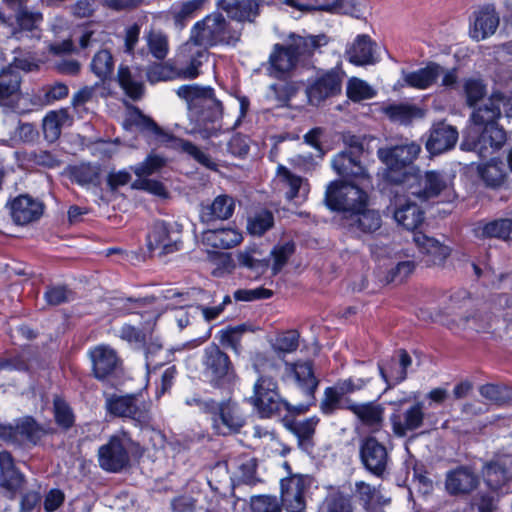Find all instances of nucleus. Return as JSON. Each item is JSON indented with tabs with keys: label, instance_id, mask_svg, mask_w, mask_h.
<instances>
[{
	"label": "nucleus",
	"instance_id": "63",
	"mask_svg": "<svg viewBox=\"0 0 512 512\" xmlns=\"http://www.w3.org/2000/svg\"><path fill=\"white\" fill-rule=\"evenodd\" d=\"M357 160L358 159L353 154V152L343 151L338 153L332 159V168L339 176L346 178L349 174V170L353 167Z\"/></svg>",
	"mask_w": 512,
	"mask_h": 512
},
{
	"label": "nucleus",
	"instance_id": "12",
	"mask_svg": "<svg viewBox=\"0 0 512 512\" xmlns=\"http://www.w3.org/2000/svg\"><path fill=\"white\" fill-rule=\"evenodd\" d=\"M312 479L296 474L281 480V503L287 512H304Z\"/></svg>",
	"mask_w": 512,
	"mask_h": 512
},
{
	"label": "nucleus",
	"instance_id": "32",
	"mask_svg": "<svg viewBox=\"0 0 512 512\" xmlns=\"http://www.w3.org/2000/svg\"><path fill=\"white\" fill-rule=\"evenodd\" d=\"M354 495L367 512H382L390 502L378 489L364 481L355 483Z\"/></svg>",
	"mask_w": 512,
	"mask_h": 512
},
{
	"label": "nucleus",
	"instance_id": "39",
	"mask_svg": "<svg viewBox=\"0 0 512 512\" xmlns=\"http://www.w3.org/2000/svg\"><path fill=\"white\" fill-rule=\"evenodd\" d=\"M324 36H300L291 34L287 47L294 55H297L298 62H302L313 55L314 51L322 45Z\"/></svg>",
	"mask_w": 512,
	"mask_h": 512
},
{
	"label": "nucleus",
	"instance_id": "51",
	"mask_svg": "<svg viewBox=\"0 0 512 512\" xmlns=\"http://www.w3.org/2000/svg\"><path fill=\"white\" fill-rule=\"evenodd\" d=\"M273 223V214L267 210H263L249 218L247 230L252 235L261 236L273 226Z\"/></svg>",
	"mask_w": 512,
	"mask_h": 512
},
{
	"label": "nucleus",
	"instance_id": "19",
	"mask_svg": "<svg viewBox=\"0 0 512 512\" xmlns=\"http://www.w3.org/2000/svg\"><path fill=\"white\" fill-rule=\"evenodd\" d=\"M341 225L349 232L360 236L377 231L382 225V219L377 210L365 205V208H361L349 217L342 218Z\"/></svg>",
	"mask_w": 512,
	"mask_h": 512
},
{
	"label": "nucleus",
	"instance_id": "45",
	"mask_svg": "<svg viewBox=\"0 0 512 512\" xmlns=\"http://www.w3.org/2000/svg\"><path fill=\"white\" fill-rule=\"evenodd\" d=\"M205 0H188L175 2L170 8L175 25L183 28L187 21L192 19L196 12L201 9Z\"/></svg>",
	"mask_w": 512,
	"mask_h": 512
},
{
	"label": "nucleus",
	"instance_id": "47",
	"mask_svg": "<svg viewBox=\"0 0 512 512\" xmlns=\"http://www.w3.org/2000/svg\"><path fill=\"white\" fill-rule=\"evenodd\" d=\"M172 141L175 147L181 149L184 153L191 156L194 160H196L204 167L209 168L211 170L216 169L217 165L213 161V159L206 152L202 151L191 142L178 138H172Z\"/></svg>",
	"mask_w": 512,
	"mask_h": 512
},
{
	"label": "nucleus",
	"instance_id": "27",
	"mask_svg": "<svg viewBox=\"0 0 512 512\" xmlns=\"http://www.w3.org/2000/svg\"><path fill=\"white\" fill-rule=\"evenodd\" d=\"M375 48L376 44L368 35H358L345 53L350 63L364 66L378 61Z\"/></svg>",
	"mask_w": 512,
	"mask_h": 512
},
{
	"label": "nucleus",
	"instance_id": "56",
	"mask_svg": "<svg viewBox=\"0 0 512 512\" xmlns=\"http://www.w3.org/2000/svg\"><path fill=\"white\" fill-rule=\"evenodd\" d=\"M125 129H132L136 127L140 130H147L158 134L160 132L159 127L149 117L143 115L139 110H134L129 113V116L123 123Z\"/></svg>",
	"mask_w": 512,
	"mask_h": 512
},
{
	"label": "nucleus",
	"instance_id": "60",
	"mask_svg": "<svg viewBox=\"0 0 512 512\" xmlns=\"http://www.w3.org/2000/svg\"><path fill=\"white\" fill-rule=\"evenodd\" d=\"M318 512H352V505L345 496L335 494L324 500Z\"/></svg>",
	"mask_w": 512,
	"mask_h": 512
},
{
	"label": "nucleus",
	"instance_id": "25",
	"mask_svg": "<svg viewBox=\"0 0 512 512\" xmlns=\"http://www.w3.org/2000/svg\"><path fill=\"white\" fill-rule=\"evenodd\" d=\"M458 140L455 127L444 122L433 125L426 148L431 154H440L453 148Z\"/></svg>",
	"mask_w": 512,
	"mask_h": 512
},
{
	"label": "nucleus",
	"instance_id": "1",
	"mask_svg": "<svg viewBox=\"0 0 512 512\" xmlns=\"http://www.w3.org/2000/svg\"><path fill=\"white\" fill-rule=\"evenodd\" d=\"M502 111L512 116V93L494 91L488 101L471 115V126L467 129L461 148L475 151L480 157H488L506 142V133L497 124Z\"/></svg>",
	"mask_w": 512,
	"mask_h": 512
},
{
	"label": "nucleus",
	"instance_id": "57",
	"mask_svg": "<svg viewBox=\"0 0 512 512\" xmlns=\"http://www.w3.org/2000/svg\"><path fill=\"white\" fill-rule=\"evenodd\" d=\"M294 250L295 246L291 241L279 244L273 248L271 257L273 259L272 271L274 275L282 270L290 256L294 253Z\"/></svg>",
	"mask_w": 512,
	"mask_h": 512
},
{
	"label": "nucleus",
	"instance_id": "55",
	"mask_svg": "<svg viewBox=\"0 0 512 512\" xmlns=\"http://www.w3.org/2000/svg\"><path fill=\"white\" fill-rule=\"evenodd\" d=\"M328 3L335 5V8L326 10L327 12L349 14L356 18L363 15L366 7V0H334Z\"/></svg>",
	"mask_w": 512,
	"mask_h": 512
},
{
	"label": "nucleus",
	"instance_id": "16",
	"mask_svg": "<svg viewBox=\"0 0 512 512\" xmlns=\"http://www.w3.org/2000/svg\"><path fill=\"white\" fill-rule=\"evenodd\" d=\"M421 152L416 142H407L393 147L380 148L378 157L390 170H400L413 163Z\"/></svg>",
	"mask_w": 512,
	"mask_h": 512
},
{
	"label": "nucleus",
	"instance_id": "59",
	"mask_svg": "<svg viewBox=\"0 0 512 512\" xmlns=\"http://www.w3.org/2000/svg\"><path fill=\"white\" fill-rule=\"evenodd\" d=\"M163 166V158L157 155H149L142 163L132 167V170L138 178H147L148 176L160 171Z\"/></svg>",
	"mask_w": 512,
	"mask_h": 512
},
{
	"label": "nucleus",
	"instance_id": "62",
	"mask_svg": "<svg viewBox=\"0 0 512 512\" xmlns=\"http://www.w3.org/2000/svg\"><path fill=\"white\" fill-rule=\"evenodd\" d=\"M299 346V334L296 331H286L280 334L273 344L276 352L292 353Z\"/></svg>",
	"mask_w": 512,
	"mask_h": 512
},
{
	"label": "nucleus",
	"instance_id": "37",
	"mask_svg": "<svg viewBox=\"0 0 512 512\" xmlns=\"http://www.w3.org/2000/svg\"><path fill=\"white\" fill-rule=\"evenodd\" d=\"M509 457H504L487 463L483 469V477L486 484L494 491L501 490L509 481L510 476L507 465Z\"/></svg>",
	"mask_w": 512,
	"mask_h": 512
},
{
	"label": "nucleus",
	"instance_id": "13",
	"mask_svg": "<svg viewBox=\"0 0 512 512\" xmlns=\"http://www.w3.org/2000/svg\"><path fill=\"white\" fill-rule=\"evenodd\" d=\"M394 193V219L405 229L414 231L423 222V211L411 200L412 196L406 192L404 186L398 184Z\"/></svg>",
	"mask_w": 512,
	"mask_h": 512
},
{
	"label": "nucleus",
	"instance_id": "58",
	"mask_svg": "<svg viewBox=\"0 0 512 512\" xmlns=\"http://www.w3.org/2000/svg\"><path fill=\"white\" fill-rule=\"evenodd\" d=\"M73 178L80 185L95 183L99 178V167L89 163H82L73 169Z\"/></svg>",
	"mask_w": 512,
	"mask_h": 512
},
{
	"label": "nucleus",
	"instance_id": "41",
	"mask_svg": "<svg viewBox=\"0 0 512 512\" xmlns=\"http://www.w3.org/2000/svg\"><path fill=\"white\" fill-rule=\"evenodd\" d=\"M383 112L391 121L404 125L423 118L425 114L422 108L410 103L390 104L383 108Z\"/></svg>",
	"mask_w": 512,
	"mask_h": 512
},
{
	"label": "nucleus",
	"instance_id": "48",
	"mask_svg": "<svg viewBox=\"0 0 512 512\" xmlns=\"http://www.w3.org/2000/svg\"><path fill=\"white\" fill-rule=\"evenodd\" d=\"M114 62L111 53L108 50L97 52L91 61V71L101 80L104 81L113 72Z\"/></svg>",
	"mask_w": 512,
	"mask_h": 512
},
{
	"label": "nucleus",
	"instance_id": "42",
	"mask_svg": "<svg viewBox=\"0 0 512 512\" xmlns=\"http://www.w3.org/2000/svg\"><path fill=\"white\" fill-rule=\"evenodd\" d=\"M474 234L478 238L510 240L512 239V220L499 219L488 223H479L474 228Z\"/></svg>",
	"mask_w": 512,
	"mask_h": 512
},
{
	"label": "nucleus",
	"instance_id": "24",
	"mask_svg": "<svg viewBox=\"0 0 512 512\" xmlns=\"http://www.w3.org/2000/svg\"><path fill=\"white\" fill-rule=\"evenodd\" d=\"M499 15L494 6L486 5L475 12V19L470 28V36L476 41L493 35L499 26Z\"/></svg>",
	"mask_w": 512,
	"mask_h": 512
},
{
	"label": "nucleus",
	"instance_id": "21",
	"mask_svg": "<svg viewBox=\"0 0 512 512\" xmlns=\"http://www.w3.org/2000/svg\"><path fill=\"white\" fill-rule=\"evenodd\" d=\"M413 241L422 254L423 262L427 266H441L450 256L451 249L447 245L420 231L414 232Z\"/></svg>",
	"mask_w": 512,
	"mask_h": 512
},
{
	"label": "nucleus",
	"instance_id": "11",
	"mask_svg": "<svg viewBox=\"0 0 512 512\" xmlns=\"http://www.w3.org/2000/svg\"><path fill=\"white\" fill-rule=\"evenodd\" d=\"M207 60V49L190 36L189 40L180 46L176 56L178 79H195L200 74V67Z\"/></svg>",
	"mask_w": 512,
	"mask_h": 512
},
{
	"label": "nucleus",
	"instance_id": "14",
	"mask_svg": "<svg viewBox=\"0 0 512 512\" xmlns=\"http://www.w3.org/2000/svg\"><path fill=\"white\" fill-rule=\"evenodd\" d=\"M202 364L204 374L215 384L230 381L234 376L228 355L216 345L205 348Z\"/></svg>",
	"mask_w": 512,
	"mask_h": 512
},
{
	"label": "nucleus",
	"instance_id": "10",
	"mask_svg": "<svg viewBox=\"0 0 512 512\" xmlns=\"http://www.w3.org/2000/svg\"><path fill=\"white\" fill-rule=\"evenodd\" d=\"M343 74L338 69L319 71L308 81L306 95L311 105H319L341 92Z\"/></svg>",
	"mask_w": 512,
	"mask_h": 512
},
{
	"label": "nucleus",
	"instance_id": "18",
	"mask_svg": "<svg viewBox=\"0 0 512 512\" xmlns=\"http://www.w3.org/2000/svg\"><path fill=\"white\" fill-rule=\"evenodd\" d=\"M180 233L163 221L154 223L148 235V248L150 251H158L160 255L173 253L179 250Z\"/></svg>",
	"mask_w": 512,
	"mask_h": 512
},
{
	"label": "nucleus",
	"instance_id": "46",
	"mask_svg": "<svg viewBox=\"0 0 512 512\" xmlns=\"http://www.w3.org/2000/svg\"><path fill=\"white\" fill-rule=\"evenodd\" d=\"M118 82L125 93L132 99H139L144 91L141 77L127 67L121 65L118 69Z\"/></svg>",
	"mask_w": 512,
	"mask_h": 512
},
{
	"label": "nucleus",
	"instance_id": "33",
	"mask_svg": "<svg viewBox=\"0 0 512 512\" xmlns=\"http://www.w3.org/2000/svg\"><path fill=\"white\" fill-rule=\"evenodd\" d=\"M424 419L423 407L417 403L406 410L403 415L393 414L391 423L393 431L398 436H405L409 431L419 428Z\"/></svg>",
	"mask_w": 512,
	"mask_h": 512
},
{
	"label": "nucleus",
	"instance_id": "20",
	"mask_svg": "<svg viewBox=\"0 0 512 512\" xmlns=\"http://www.w3.org/2000/svg\"><path fill=\"white\" fill-rule=\"evenodd\" d=\"M274 183L278 190L283 191L289 201L302 202L309 193L308 182L302 177L291 173L285 166L279 165Z\"/></svg>",
	"mask_w": 512,
	"mask_h": 512
},
{
	"label": "nucleus",
	"instance_id": "9",
	"mask_svg": "<svg viewBox=\"0 0 512 512\" xmlns=\"http://www.w3.org/2000/svg\"><path fill=\"white\" fill-rule=\"evenodd\" d=\"M449 184V177L437 171H428L424 175L419 172L405 174L403 181L400 183L401 186H404L406 192L419 202L437 197L448 188Z\"/></svg>",
	"mask_w": 512,
	"mask_h": 512
},
{
	"label": "nucleus",
	"instance_id": "34",
	"mask_svg": "<svg viewBox=\"0 0 512 512\" xmlns=\"http://www.w3.org/2000/svg\"><path fill=\"white\" fill-rule=\"evenodd\" d=\"M348 409L361 421V423L373 431L378 430L383 422L384 408L376 402L353 403Z\"/></svg>",
	"mask_w": 512,
	"mask_h": 512
},
{
	"label": "nucleus",
	"instance_id": "35",
	"mask_svg": "<svg viewBox=\"0 0 512 512\" xmlns=\"http://www.w3.org/2000/svg\"><path fill=\"white\" fill-rule=\"evenodd\" d=\"M443 73V67L436 63H429L426 67L412 72L403 73L406 85L424 90L429 88Z\"/></svg>",
	"mask_w": 512,
	"mask_h": 512
},
{
	"label": "nucleus",
	"instance_id": "54",
	"mask_svg": "<svg viewBox=\"0 0 512 512\" xmlns=\"http://www.w3.org/2000/svg\"><path fill=\"white\" fill-rule=\"evenodd\" d=\"M251 512H282L283 505L276 496L257 495L250 499Z\"/></svg>",
	"mask_w": 512,
	"mask_h": 512
},
{
	"label": "nucleus",
	"instance_id": "28",
	"mask_svg": "<svg viewBox=\"0 0 512 512\" xmlns=\"http://www.w3.org/2000/svg\"><path fill=\"white\" fill-rule=\"evenodd\" d=\"M478 485V477L466 467L449 471L445 479V488L450 495L468 494Z\"/></svg>",
	"mask_w": 512,
	"mask_h": 512
},
{
	"label": "nucleus",
	"instance_id": "23",
	"mask_svg": "<svg viewBox=\"0 0 512 512\" xmlns=\"http://www.w3.org/2000/svg\"><path fill=\"white\" fill-rule=\"evenodd\" d=\"M44 205L29 195H19L10 203V213L18 225H25L38 220L43 214Z\"/></svg>",
	"mask_w": 512,
	"mask_h": 512
},
{
	"label": "nucleus",
	"instance_id": "40",
	"mask_svg": "<svg viewBox=\"0 0 512 512\" xmlns=\"http://www.w3.org/2000/svg\"><path fill=\"white\" fill-rule=\"evenodd\" d=\"M221 7L231 19L238 22L252 21L258 15L256 0L223 1Z\"/></svg>",
	"mask_w": 512,
	"mask_h": 512
},
{
	"label": "nucleus",
	"instance_id": "2",
	"mask_svg": "<svg viewBox=\"0 0 512 512\" xmlns=\"http://www.w3.org/2000/svg\"><path fill=\"white\" fill-rule=\"evenodd\" d=\"M176 93L187 102L190 116L196 121V132L204 139L218 136L223 130V108L214 90L192 84L180 86Z\"/></svg>",
	"mask_w": 512,
	"mask_h": 512
},
{
	"label": "nucleus",
	"instance_id": "36",
	"mask_svg": "<svg viewBox=\"0 0 512 512\" xmlns=\"http://www.w3.org/2000/svg\"><path fill=\"white\" fill-rule=\"evenodd\" d=\"M242 241V234L233 228H220L203 232L202 242L211 248L228 249Z\"/></svg>",
	"mask_w": 512,
	"mask_h": 512
},
{
	"label": "nucleus",
	"instance_id": "4",
	"mask_svg": "<svg viewBox=\"0 0 512 512\" xmlns=\"http://www.w3.org/2000/svg\"><path fill=\"white\" fill-rule=\"evenodd\" d=\"M190 36L207 49L216 45L234 46L240 40L241 32L232 27L221 14L214 13L196 22Z\"/></svg>",
	"mask_w": 512,
	"mask_h": 512
},
{
	"label": "nucleus",
	"instance_id": "61",
	"mask_svg": "<svg viewBox=\"0 0 512 512\" xmlns=\"http://www.w3.org/2000/svg\"><path fill=\"white\" fill-rule=\"evenodd\" d=\"M343 397V394L340 393L339 389L334 385L332 387H327L324 391V397L320 403V409L323 414L331 415L337 409L340 408V401Z\"/></svg>",
	"mask_w": 512,
	"mask_h": 512
},
{
	"label": "nucleus",
	"instance_id": "44",
	"mask_svg": "<svg viewBox=\"0 0 512 512\" xmlns=\"http://www.w3.org/2000/svg\"><path fill=\"white\" fill-rule=\"evenodd\" d=\"M21 76L13 67H6L0 71V104H5L10 98L20 92Z\"/></svg>",
	"mask_w": 512,
	"mask_h": 512
},
{
	"label": "nucleus",
	"instance_id": "43",
	"mask_svg": "<svg viewBox=\"0 0 512 512\" xmlns=\"http://www.w3.org/2000/svg\"><path fill=\"white\" fill-rule=\"evenodd\" d=\"M442 323L454 332L464 330L481 332L486 331L490 327L487 317L478 315L476 312H470L459 319L451 318L442 320Z\"/></svg>",
	"mask_w": 512,
	"mask_h": 512
},
{
	"label": "nucleus",
	"instance_id": "52",
	"mask_svg": "<svg viewBox=\"0 0 512 512\" xmlns=\"http://www.w3.org/2000/svg\"><path fill=\"white\" fill-rule=\"evenodd\" d=\"M150 53L158 60L164 59L169 51L168 38L160 31H151L146 36Z\"/></svg>",
	"mask_w": 512,
	"mask_h": 512
},
{
	"label": "nucleus",
	"instance_id": "5",
	"mask_svg": "<svg viewBox=\"0 0 512 512\" xmlns=\"http://www.w3.org/2000/svg\"><path fill=\"white\" fill-rule=\"evenodd\" d=\"M188 405L193 403L209 415L212 427L220 435H228L238 432L245 423L244 415L238 404L231 401L216 402L212 399H192L186 401Z\"/></svg>",
	"mask_w": 512,
	"mask_h": 512
},
{
	"label": "nucleus",
	"instance_id": "22",
	"mask_svg": "<svg viewBox=\"0 0 512 512\" xmlns=\"http://www.w3.org/2000/svg\"><path fill=\"white\" fill-rule=\"evenodd\" d=\"M360 457L364 466L373 474L380 476L385 471L388 453L386 448L374 437H368L362 442Z\"/></svg>",
	"mask_w": 512,
	"mask_h": 512
},
{
	"label": "nucleus",
	"instance_id": "6",
	"mask_svg": "<svg viewBox=\"0 0 512 512\" xmlns=\"http://www.w3.org/2000/svg\"><path fill=\"white\" fill-rule=\"evenodd\" d=\"M325 204L332 211L342 213V218L370 205V198L364 188L344 181H332L326 188Z\"/></svg>",
	"mask_w": 512,
	"mask_h": 512
},
{
	"label": "nucleus",
	"instance_id": "64",
	"mask_svg": "<svg viewBox=\"0 0 512 512\" xmlns=\"http://www.w3.org/2000/svg\"><path fill=\"white\" fill-rule=\"evenodd\" d=\"M24 476L17 468L1 474L0 486L8 491L12 497L22 486Z\"/></svg>",
	"mask_w": 512,
	"mask_h": 512
},
{
	"label": "nucleus",
	"instance_id": "49",
	"mask_svg": "<svg viewBox=\"0 0 512 512\" xmlns=\"http://www.w3.org/2000/svg\"><path fill=\"white\" fill-rule=\"evenodd\" d=\"M478 172L480 177L488 186H498L504 179L503 164L495 159L479 165Z\"/></svg>",
	"mask_w": 512,
	"mask_h": 512
},
{
	"label": "nucleus",
	"instance_id": "26",
	"mask_svg": "<svg viewBox=\"0 0 512 512\" xmlns=\"http://www.w3.org/2000/svg\"><path fill=\"white\" fill-rule=\"evenodd\" d=\"M93 372L96 378L104 379L118 366L119 358L116 351L105 344L98 345L89 352Z\"/></svg>",
	"mask_w": 512,
	"mask_h": 512
},
{
	"label": "nucleus",
	"instance_id": "30",
	"mask_svg": "<svg viewBox=\"0 0 512 512\" xmlns=\"http://www.w3.org/2000/svg\"><path fill=\"white\" fill-rule=\"evenodd\" d=\"M43 17L39 12L20 10L16 15L17 26L11 29L12 36L17 40L40 38V25Z\"/></svg>",
	"mask_w": 512,
	"mask_h": 512
},
{
	"label": "nucleus",
	"instance_id": "7",
	"mask_svg": "<svg viewBox=\"0 0 512 512\" xmlns=\"http://www.w3.org/2000/svg\"><path fill=\"white\" fill-rule=\"evenodd\" d=\"M139 444L131 436L120 431L110 436L107 443L98 449V463L101 469L110 473H118L130 463V454L138 452Z\"/></svg>",
	"mask_w": 512,
	"mask_h": 512
},
{
	"label": "nucleus",
	"instance_id": "15",
	"mask_svg": "<svg viewBox=\"0 0 512 512\" xmlns=\"http://www.w3.org/2000/svg\"><path fill=\"white\" fill-rule=\"evenodd\" d=\"M281 378L284 383L295 384L307 395H312L319 384L311 361L285 363Z\"/></svg>",
	"mask_w": 512,
	"mask_h": 512
},
{
	"label": "nucleus",
	"instance_id": "50",
	"mask_svg": "<svg viewBox=\"0 0 512 512\" xmlns=\"http://www.w3.org/2000/svg\"><path fill=\"white\" fill-rule=\"evenodd\" d=\"M346 93L348 98L354 102L371 99L376 94L367 82L359 78H352L348 81Z\"/></svg>",
	"mask_w": 512,
	"mask_h": 512
},
{
	"label": "nucleus",
	"instance_id": "8",
	"mask_svg": "<svg viewBox=\"0 0 512 512\" xmlns=\"http://www.w3.org/2000/svg\"><path fill=\"white\" fill-rule=\"evenodd\" d=\"M150 406L149 402L136 394H113L108 396L105 401L108 413L116 417L128 418L140 426L150 422Z\"/></svg>",
	"mask_w": 512,
	"mask_h": 512
},
{
	"label": "nucleus",
	"instance_id": "53",
	"mask_svg": "<svg viewBox=\"0 0 512 512\" xmlns=\"http://www.w3.org/2000/svg\"><path fill=\"white\" fill-rule=\"evenodd\" d=\"M147 79L151 84H155L161 81H169L178 78L177 67L172 66L168 63L165 64H154L147 70Z\"/></svg>",
	"mask_w": 512,
	"mask_h": 512
},
{
	"label": "nucleus",
	"instance_id": "31",
	"mask_svg": "<svg viewBox=\"0 0 512 512\" xmlns=\"http://www.w3.org/2000/svg\"><path fill=\"white\" fill-rule=\"evenodd\" d=\"M235 210V200L232 196L221 194L201 209V219L206 222L229 219Z\"/></svg>",
	"mask_w": 512,
	"mask_h": 512
},
{
	"label": "nucleus",
	"instance_id": "17",
	"mask_svg": "<svg viewBox=\"0 0 512 512\" xmlns=\"http://www.w3.org/2000/svg\"><path fill=\"white\" fill-rule=\"evenodd\" d=\"M40 434V428L30 417L20 419L14 424L0 425V438L17 445L35 444Z\"/></svg>",
	"mask_w": 512,
	"mask_h": 512
},
{
	"label": "nucleus",
	"instance_id": "3",
	"mask_svg": "<svg viewBox=\"0 0 512 512\" xmlns=\"http://www.w3.org/2000/svg\"><path fill=\"white\" fill-rule=\"evenodd\" d=\"M255 368L260 376L253 386V395L250 402L262 418H270L279 415L283 411H289L290 405L283 400L278 392V385L274 377L277 375L276 367L268 363L262 370L258 364Z\"/></svg>",
	"mask_w": 512,
	"mask_h": 512
},
{
	"label": "nucleus",
	"instance_id": "29",
	"mask_svg": "<svg viewBox=\"0 0 512 512\" xmlns=\"http://www.w3.org/2000/svg\"><path fill=\"white\" fill-rule=\"evenodd\" d=\"M270 73L278 79L284 78L298 64L297 55L287 45L275 44L269 57Z\"/></svg>",
	"mask_w": 512,
	"mask_h": 512
},
{
	"label": "nucleus",
	"instance_id": "38",
	"mask_svg": "<svg viewBox=\"0 0 512 512\" xmlns=\"http://www.w3.org/2000/svg\"><path fill=\"white\" fill-rule=\"evenodd\" d=\"M71 124L72 118L66 109L48 112L43 119V133L46 140L49 142L56 141L60 137L62 129Z\"/></svg>",
	"mask_w": 512,
	"mask_h": 512
}]
</instances>
